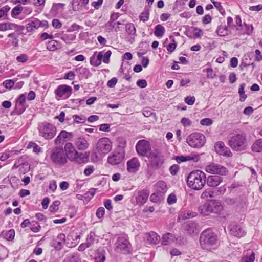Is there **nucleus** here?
<instances>
[{
    "label": "nucleus",
    "instance_id": "4",
    "mask_svg": "<svg viewBox=\"0 0 262 262\" xmlns=\"http://www.w3.org/2000/svg\"><path fill=\"white\" fill-rule=\"evenodd\" d=\"M67 155L62 147H56L51 151L50 159L57 165L62 166L67 163Z\"/></svg>",
    "mask_w": 262,
    "mask_h": 262
},
{
    "label": "nucleus",
    "instance_id": "31",
    "mask_svg": "<svg viewBox=\"0 0 262 262\" xmlns=\"http://www.w3.org/2000/svg\"><path fill=\"white\" fill-rule=\"evenodd\" d=\"M38 29L36 18L32 21L29 22L26 25V30L28 33H32Z\"/></svg>",
    "mask_w": 262,
    "mask_h": 262
},
{
    "label": "nucleus",
    "instance_id": "43",
    "mask_svg": "<svg viewBox=\"0 0 262 262\" xmlns=\"http://www.w3.org/2000/svg\"><path fill=\"white\" fill-rule=\"evenodd\" d=\"M149 9L145 7L144 11L141 13L139 16L140 19L144 22H145L149 19Z\"/></svg>",
    "mask_w": 262,
    "mask_h": 262
},
{
    "label": "nucleus",
    "instance_id": "8",
    "mask_svg": "<svg viewBox=\"0 0 262 262\" xmlns=\"http://www.w3.org/2000/svg\"><path fill=\"white\" fill-rule=\"evenodd\" d=\"M96 52L90 58V64L95 67L99 66L101 63V61L105 63H108L110 58L112 54L111 51L108 50L106 52L103 51L99 52L97 56L95 55Z\"/></svg>",
    "mask_w": 262,
    "mask_h": 262
},
{
    "label": "nucleus",
    "instance_id": "2",
    "mask_svg": "<svg viewBox=\"0 0 262 262\" xmlns=\"http://www.w3.org/2000/svg\"><path fill=\"white\" fill-rule=\"evenodd\" d=\"M217 241L216 235L210 229L202 232L200 237L201 247L206 250L210 251L216 247Z\"/></svg>",
    "mask_w": 262,
    "mask_h": 262
},
{
    "label": "nucleus",
    "instance_id": "26",
    "mask_svg": "<svg viewBox=\"0 0 262 262\" xmlns=\"http://www.w3.org/2000/svg\"><path fill=\"white\" fill-rule=\"evenodd\" d=\"M255 259V253L253 251H247L244 253L242 258V262H254Z\"/></svg>",
    "mask_w": 262,
    "mask_h": 262
},
{
    "label": "nucleus",
    "instance_id": "21",
    "mask_svg": "<svg viewBox=\"0 0 262 262\" xmlns=\"http://www.w3.org/2000/svg\"><path fill=\"white\" fill-rule=\"evenodd\" d=\"M145 238L150 244L156 245L160 241V236L156 232L151 231L145 234Z\"/></svg>",
    "mask_w": 262,
    "mask_h": 262
},
{
    "label": "nucleus",
    "instance_id": "62",
    "mask_svg": "<svg viewBox=\"0 0 262 262\" xmlns=\"http://www.w3.org/2000/svg\"><path fill=\"white\" fill-rule=\"evenodd\" d=\"M181 123L185 127L190 126L192 124L191 121L189 119L185 117L182 118L181 119Z\"/></svg>",
    "mask_w": 262,
    "mask_h": 262
},
{
    "label": "nucleus",
    "instance_id": "45",
    "mask_svg": "<svg viewBox=\"0 0 262 262\" xmlns=\"http://www.w3.org/2000/svg\"><path fill=\"white\" fill-rule=\"evenodd\" d=\"M4 237L7 241H11L14 239L15 236V232L14 230L11 229L6 232L3 233Z\"/></svg>",
    "mask_w": 262,
    "mask_h": 262
},
{
    "label": "nucleus",
    "instance_id": "22",
    "mask_svg": "<svg viewBox=\"0 0 262 262\" xmlns=\"http://www.w3.org/2000/svg\"><path fill=\"white\" fill-rule=\"evenodd\" d=\"M176 238L173 234L170 233L164 234L161 239V243L163 245H167L175 242Z\"/></svg>",
    "mask_w": 262,
    "mask_h": 262
},
{
    "label": "nucleus",
    "instance_id": "44",
    "mask_svg": "<svg viewBox=\"0 0 262 262\" xmlns=\"http://www.w3.org/2000/svg\"><path fill=\"white\" fill-rule=\"evenodd\" d=\"M215 197V195L214 194V191L211 190L210 189H206L201 194V199H206L207 198H214Z\"/></svg>",
    "mask_w": 262,
    "mask_h": 262
},
{
    "label": "nucleus",
    "instance_id": "13",
    "mask_svg": "<svg viewBox=\"0 0 262 262\" xmlns=\"http://www.w3.org/2000/svg\"><path fill=\"white\" fill-rule=\"evenodd\" d=\"M136 149L139 155L147 157L150 150V144L146 140H140L136 144Z\"/></svg>",
    "mask_w": 262,
    "mask_h": 262
},
{
    "label": "nucleus",
    "instance_id": "58",
    "mask_svg": "<svg viewBox=\"0 0 262 262\" xmlns=\"http://www.w3.org/2000/svg\"><path fill=\"white\" fill-rule=\"evenodd\" d=\"M179 169V165L177 164H173L169 168V171L172 175H176L178 173Z\"/></svg>",
    "mask_w": 262,
    "mask_h": 262
},
{
    "label": "nucleus",
    "instance_id": "37",
    "mask_svg": "<svg viewBox=\"0 0 262 262\" xmlns=\"http://www.w3.org/2000/svg\"><path fill=\"white\" fill-rule=\"evenodd\" d=\"M195 215L192 214L191 212L189 211H182L178 215V221L181 222L187 219L194 217Z\"/></svg>",
    "mask_w": 262,
    "mask_h": 262
},
{
    "label": "nucleus",
    "instance_id": "19",
    "mask_svg": "<svg viewBox=\"0 0 262 262\" xmlns=\"http://www.w3.org/2000/svg\"><path fill=\"white\" fill-rule=\"evenodd\" d=\"M76 148L80 150H84L89 146L88 141L82 136L77 138L74 142Z\"/></svg>",
    "mask_w": 262,
    "mask_h": 262
},
{
    "label": "nucleus",
    "instance_id": "14",
    "mask_svg": "<svg viewBox=\"0 0 262 262\" xmlns=\"http://www.w3.org/2000/svg\"><path fill=\"white\" fill-rule=\"evenodd\" d=\"M214 148L216 153L220 155L227 157H231L232 155L230 149L226 146L222 141L216 142L214 145Z\"/></svg>",
    "mask_w": 262,
    "mask_h": 262
},
{
    "label": "nucleus",
    "instance_id": "50",
    "mask_svg": "<svg viewBox=\"0 0 262 262\" xmlns=\"http://www.w3.org/2000/svg\"><path fill=\"white\" fill-rule=\"evenodd\" d=\"M203 71L207 72V77L209 79H213L216 76L211 68H208L205 70H203Z\"/></svg>",
    "mask_w": 262,
    "mask_h": 262
},
{
    "label": "nucleus",
    "instance_id": "55",
    "mask_svg": "<svg viewBox=\"0 0 262 262\" xmlns=\"http://www.w3.org/2000/svg\"><path fill=\"white\" fill-rule=\"evenodd\" d=\"M167 203L169 205L173 204L176 203L177 197L174 193H171L169 195L167 198Z\"/></svg>",
    "mask_w": 262,
    "mask_h": 262
},
{
    "label": "nucleus",
    "instance_id": "9",
    "mask_svg": "<svg viewBox=\"0 0 262 262\" xmlns=\"http://www.w3.org/2000/svg\"><path fill=\"white\" fill-rule=\"evenodd\" d=\"M205 137L200 133L191 134L187 138V142L191 147L200 148L205 143Z\"/></svg>",
    "mask_w": 262,
    "mask_h": 262
},
{
    "label": "nucleus",
    "instance_id": "6",
    "mask_svg": "<svg viewBox=\"0 0 262 262\" xmlns=\"http://www.w3.org/2000/svg\"><path fill=\"white\" fill-rule=\"evenodd\" d=\"M149 194V191L147 189L135 191L133 197L131 199V202L134 205L142 206L148 200Z\"/></svg>",
    "mask_w": 262,
    "mask_h": 262
},
{
    "label": "nucleus",
    "instance_id": "34",
    "mask_svg": "<svg viewBox=\"0 0 262 262\" xmlns=\"http://www.w3.org/2000/svg\"><path fill=\"white\" fill-rule=\"evenodd\" d=\"M216 33L220 36H225L228 34V27L226 25H221L217 27Z\"/></svg>",
    "mask_w": 262,
    "mask_h": 262
},
{
    "label": "nucleus",
    "instance_id": "20",
    "mask_svg": "<svg viewBox=\"0 0 262 262\" xmlns=\"http://www.w3.org/2000/svg\"><path fill=\"white\" fill-rule=\"evenodd\" d=\"M211 213L219 214L223 210V206L221 202L216 200H210Z\"/></svg>",
    "mask_w": 262,
    "mask_h": 262
},
{
    "label": "nucleus",
    "instance_id": "47",
    "mask_svg": "<svg viewBox=\"0 0 262 262\" xmlns=\"http://www.w3.org/2000/svg\"><path fill=\"white\" fill-rule=\"evenodd\" d=\"M74 121L76 123H83L86 121V118L83 115H74L72 116Z\"/></svg>",
    "mask_w": 262,
    "mask_h": 262
},
{
    "label": "nucleus",
    "instance_id": "29",
    "mask_svg": "<svg viewBox=\"0 0 262 262\" xmlns=\"http://www.w3.org/2000/svg\"><path fill=\"white\" fill-rule=\"evenodd\" d=\"M106 251L104 249L98 250L95 256V262H104Z\"/></svg>",
    "mask_w": 262,
    "mask_h": 262
},
{
    "label": "nucleus",
    "instance_id": "40",
    "mask_svg": "<svg viewBox=\"0 0 262 262\" xmlns=\"http://www.w3.org/2000/svg\"><path fill=\"white\" fill-rule=\"evenodd\" d=\"M59 48L58 42L54 40H51L48 42L47 49L50 51H54Z\"/></svg>",
    "mask_w": 262,
    "mask_h": 262
},
{
    "label": "nucleus",
    "instance_id": "27",
    "mask_svg": "<svg viewBox=\"0 0 262 262\" xmlns=\"http://www.w3.org/2000/svg\"><path fill=\"white\" fill-rule=\"evenodd\" d=\"M185 230L190 234L199 232L197 225L194 222H189L185 226Z\"/></svg>",
    "mask_w": 262,
    "mask_h": 262
},
{
    "label": "nucleus",
    "instance_id": "35",
    "mask_svg": "<svg viewBox=\"0 0 262 262\" xmlns=\"http://www.w3.org/2000/svg\"><path fill=\"white\" fill-rule=\"evenodd\" d=\"M150 200L154 203H160L164 200V195L155 191L150 195Z\"/></svg>",
    "mask_w": 262,
    "mask_h": 262
},
{
    "label": "nucleus",
    "instance_id": "42",
    "mask_svg": "<svg viewBox=\"0 0 262 262\" xmlns=\"http://www.w3.org/2000/svg\"><path fill=\"white\" fill-rule=\"evenodd\" d=\"M23 7L18 5L13 8L11 11V16L13 18L16 17L23 11Z\"/></svg>",
    "mask_w": 262,
    "mask_h": 262
},
{
    "label": "nucleus",
    "instance_id": "3",
    "mask_svg": "<svg viewBox=\"0 0 262 262\" xmlns=\"http://www.w3.org/2000/svg\"><path fill=\"white\" fill-rule=\"evenodd\" d=\"M228 145L236 151L245 150L248 146L245 134H236L231 136L228 141Z\"/></svg>",
    "mask_w": 262,
    "mask_h": 262
},
{
    "label": "nucleus",
    "instance_id": "61",
    "mask_svg": "<svg viewBox=\"0 0 262 262\" xmlns=\"http://www.w3.org/2000/svg\"><path fill=\"white\" fill-rule=\"evenodd\" d=\"M213 123L212 119L210 118H204L201 120L200 123L202 125L209 126Z\"/></svg>",
    "mask_w": 262,
    "mask_h": 262
},
{
    "label": "nucleus",
    "instance_id": "32",
    "mask_svg": "<svg viewBox=\"0 0 262 262\" xmlns=\"http://www.w3.org/2000/svg\"><path fill=\"white\" fill-rule=\"evenodd\" d=\"M76 36L74 34H62L60 38L66 43L69 44L76 39Z\"/></svg>",
    "mask_w": 262,
    "mask_h": 262
},
{
    "label": "nucleus",
    "instance_id": "30",
    "mask_svg": "<svg viewBox=\"0 0 262 262\" xmlns=\"http://www.w3.org/2000/svg\"><path fill=\"white\" fill-rule=\"evenodd\" d=\"M88 159L89 156L86 154L78 152V154L76 155V158L74 161L78 164L85 163L88 161Z\"/></svg>",
    "mask_w": 262,
    "mask_h": 262
},
{
    "label": "nucleus",
    "instance_id": "39",
    "mask_svg": "<svg viewBox=\"0 0 262 262\" xmlns=\"http://www.w3.org/2000/svg\"><path fill=\"white\" fill-rule=\"evenodd\" d=\"M165 28L161 25L158 24L155 26L154 34L158 37H162L165 33Z\"/></svg>",
    "mask_w": 262,
    "mask_h": 262
},
{
    "label": "nucleus",
    "instance_id": "23",
    "mask_svg": "<svg viewBox=\"0 0 262 262\" xmlns=\"http://www.w3.org/2000/svg\"><path fill=\"white\" fill-rule=\"evenodd\" d=\"M122 160V157L119 153L113 154L107 158V162L111 165H115L121 163Z\"/></svg>",
    "mask_w": 262,
    "mask_h": 262
},
{
    "label": "nucleus",
    "instance_id": "60",
    "mask_svg": "<svg viewBox=\"0 0 262 262\" xmlns=\"http://www.w3.org/2000/svg\"><path fill=\"white\" fill-rule=\"evenodd\" d=\"M195 98L194 96H187L185 98L184 101L188 105H192L195 102Z\"/></svg>",
    "mask_w": 262,
    "mask_h": 262
},
{
    "label": "nucleus",
    "instance_id": "1",
    "mask_svg": "<svg viewBox=\"0 0 262 262\" xmlns=\"http://www.w3.org/2000/svg\"><path fill=\"white\" fill-rule=\"evenodd\" d=\"M206 182V174L201 170H194L187 177V184L193 190H199L205 186Z\"/></svg>",
    "mask_w": 262,
    "mask_h": 262
},
{
    "label": "nucleus",
    "instance_id": "28",
    "mask_svg": "<svg viewBox=\"0 0 262 262\" xmlns=\"http://www.w3.org/2000/svg\"><path fill=\"white\" fill-rule=\"evenodd\" d=\"M18 27L17 25L9 22L0 23V31H5L8 30L16 29Z\"/></svg>",
    "mask_w": 262,
    "mask_h": 262
},
{
    "label": "nucleus",
    "instance_id": "38",
    "mask_svg": "<svg viewBox=\"0 0 262 262\" xmlns=\"http://www.w3.org/2000/svg\"><path fill=\"white\" fill-rule=\"evenodd\" d=\"M63 262H81V259L79 254L76 252L67 257Z\"/></svg>",
    "mask_w": 262,
    "mask_h": 262
},
{
    "label": "nucleus",
    "instance_id": "17",
    "mask_svg": "<svg viewBox=\"0 0 262 262\" xmlns=\"http://www.w3.org/2000/svg\"><path fill=\"white\" fill-rule=\"evenodd\" d=\"M140 167V162L137 158H133L127 162V170L130 173L137 171Z\"/></svg>",
    "mask_w": 262,
    "mask_h": 262
},
{
    "label": "nucleus",
    "instance_id": "7",
    "mask_svg": "<svg viewBox=\"0 0 262 262\" xmlns=\"http://www.w3.org/2000/svg\"><path fill=\"white\" fill-rule=\"evenodd\" d=\"M131 245L128 240L124 236L118 237L115 244L114 250L116 252L128 254L130 252Z\"/></svg>",
    "mask_w": 262,
    "mask_h": 262
},
{
    "label": "nucleus",
    "instance_id": "63",
    "mask_svg": "<svg viewBox=\"0 0 262 262\" xmlns=\"http://www.w3.org/2000/svg\"><path fill=\"white\" fill-rule=\"evenodd\" d=\"M193 35L196 38H199L203 35V31L201 29L197 28H193Z\"/></svg>",
    "mask_w": 262,
    "mask_h": 262
},
{
    "label": "nucleus",
    "instance_id": "11",
    "mask_svg": "<svg viewBox=\"0 0 262 262\" xmlns=\"http://www.w3.org/2000/svg\"><path fill=\"white\" fill-rule=\"evenodd\" d=\"M112 142L108 138H100L97 144L96 149L98 154L104 156L112 149Z\"/></svg>",
    "mask_w": 262,
    "mask_h": 262
},
{
    "label": "nucleus",
    "instance_id": "18",
    "mask_svg": "<svg viewBox=\"0 0 262 262\" xmlns=\"http://www.w3.org/2000/svg\"><path fill=\"white\" fill-rule=\"evenodd\" d=\"M66 243V235L63 233H60L58 235L56 239L53 241L52 246L57 250H61L64 244Z\"/></svg>",
    "mask_w": 262,
    "mask_h": 262
},
{
    "label": "nucleus",
    "instance_id": "24",
    "mask_svg": "<svg viewBox=\"0 0 262 262\" xmlns=\"http://www.w3.org/2000/svg\"><path fill=\"white\" fill-rule=\"evenodd\" d=\"M199 212L204 216L211 214L210 202L208 201L198 207Z\"/></svg>",
    "mask_w": 262,
    "mask_h": 262
},
{
    "label": "nucleus",
    "instance_id": "59",
    "mask_svg": "<svg viewBox=\"0 0 262 262\" xmlns=\"http://www.w3.org/2000/svg\"><path fill=\"white\" fill-rule=\"evenodd\" d=\"M3 84L6 88L11 89L14 84V82L12 80H6L3 82Z\"/></svg>",
    "mask_w": 262,
    "mask_h": 262
},
{
    "label": "nucleus",
    "instance_id": "49",
    "mask_svg": "<svg viewBox=\"0 0 262 262\" xmlns=\"http://www.w3.org/2000/svg\"><path fill=\"white\" fill-rule=\"evenodd\" d=\"M211 3L214 5L216 9L219 11L220 13L223 15L225 14V11L221 5V3L219 2H216L214 0H211Z\"/></svg>",
    "mask_w": 262,
    "mask_h": 262
},
{
    "label": "nucleus",
    "instance_id": "48",
    "mask_svg": "<svg viewBox=\"0 0 262 262\" xmlns=\"http://www.w3.org/2000/svg\"><path fill=\"white\" fill-rule=\"evenodd\" d=\"M78 152L76 149L70 150L69 152H66L67 161L69 159L71 161H74Z\"/></svg>",
    "mask_w": 262,
    "mask_h": 262
},
{
    "label": "nucleus",
    "instance_id": "56",
    "mask_svg": "<svg viewBox=\"0 0 262 262\" xmlns=\"http://www.w3.org/2000/svg\"><path fill=\"white\" fill-rule=\"evenodd\" d=\"M83 29V27L75 23L72 24L71 26L68 29V32H74L75 31H79Z\"/></svg>",
    "mask_w": 262,
    "mask_h": 262
},
{
    "label": "nucleus",
    "instance_id": "52",
    "mask_svg": "<svg viewBox=\"0 0 262 262\" xmlns=\"http://www.w3.org/2000/svg\"><path fill=\"white\" fill-rule=\"evenodd\" d=\"M36 23L38 26V28L39 27L47 29L49 27V24L48 21L44 20L42 21L39 20L38 19L36 18Z\"/></svg>",
    "mask_w": 262,
    "mask_h": 262
},
{
    "label": "nucleus",
    "instance_id": "46",
    "mask_svg": "<svg viewBox=\"0 0 262 262\" xmlns=\"http://www.w3.org/2000/svg\"><path fill=\"white\" fill-rule=\"evenodd\" d=\"M95 234L93 232H91L87 236L86 243L88 246L91 247L94 243Z\"/></svg>",
    "mask_w": 262,
    "mask_h": 262
},
{
    "label": "nucleus",
    "instance_id": "16",
    "mask_svg": "<svg viewBox=\"0 0 262 262\" xmlns=\"http://www.w3.org/2000/svg\"><path fill=\"white\" fill-rule=\"evenodd\" d=\"M223 180V179L221 176L210 175L206 179V183L209 187H215L219 186Z\"/></svg>",
    "mask_w": 262,
    "mask_h": 262
},
{
    "label": "nucleus",
    "instance_id": "15",
    "mask_svg": "<svg viewBox=\"0 0 262 262\" xmlns=\"http://www.w3.org/2000/svg\"><path fill=\"white\" fill-rule=\"evenodd\" d=\"M230 233L238 238L243 237L245 235V232L243 229L236 224H231L229 226Z\"/></svg>",
    "mask_w": 262,
    "mask_h": 262
},
{
    "label": "nucleus",
    "instance_id": "36",
    "mask_svg": "<svg viewBox=\"0 0 262 262\" xmlns=\"http://www.w3.org/2000/svg\"><path fill=\"white\" fill-rule=\"evenodd\" d=\"M27 107V106L26 105L16 102L15 109L12 113L13 115H19L24 112Z\"/></svg>",
    "mask_w": 262,
    "mask_h": 262
},
{
    "label": "nucleus",
    "instance_id": "64",
    "mask_svg": "<svg viewBox=\"0 0 262 262\" xmlns=\"http://www.w3.org/2000/svg\"><path fill=\"white\" fill-rule=\"evenodd\" d=\"M142 114L145 117H148L152 114V110L150 107H145L143 110Z\"/></svg>",
    "mask_w": 262,
    "mask_h": 262
},
{
    "label": "nucleus",
    "instance_id": "10",
    "mask_svg": "<svg viewBox=\"0 0 262 262\" xmlns=\"http://www.w3.org/2000/svg\"><path fill=\"white\" fill-rule=\"evenodd\" d=\"M205 171L210 174L226 176L228 171L225 166L214 162H210L205 167Z\"/></svg>",
    "mask_w": 262,
    "mask_h": 262
},
{
    "label": "nucleus",
    "instance_id": "25",
    "mask_svg": "<svg viewBox=\"0 0 262 262\" xmlns=\"http://www.w3.org/2000/svg\"><path fill=\"white\" fill-rule=\"evenodd\" d=\"M155 189L156 192L163 195L167 190L166 183L162 181H159L156 184Z\"/></svg>",
    "mask_w": 262,
    "mask_h": 262
},
{
    "label": "nucleus",
    "instance_id": "51",
    "mask_svg": "<svg viewBox=\"0 0 262 262\" xmlns=\"http://www.w3.org/2000/svg\"><path fill=\"white\" fill-rule=\"evenodd\" d=\"M60 204L59 201H55L50 206L49 210L50 212H55L58 209V206Z\"/></svg>",
    "mask_w": 262,
    "mask_h": 262
},
{
    "label": "nucleus",
    "instance_id": "57",
    "mask_svg": "<svg viewBox=\"0 0 262 262\" xmlns=\"http://www.w3.org/2000/svg\"><path fill=\"white\" fill-rule=\"evenodd\" d=\"M94 167L92 165L87 166L84 170V174L86 176L91 175L94 171Z\"/></svg>",
    "mask_w": 262,
    "mask_h": 262
},
{
    "label": "nucleus",
    "instance_id": "12",
    "mask_svg": "<svg viewBox=\"0 0 262 262\" xmlns=\"http://www.w3.org/2000/svg\"><path fill=\"white\" fill-rule=\"evenodd\" d=\"M72 87L67 85H60L55 90L54 93L57 100L66 99L69 98L72 94Z\"/></svg>",
    "mask_w": 262,
    "mask_h": 262
},
{
    "label": "nucleus",
    "instance_id": "33",
    "mask_svg": "<svg viewBox=\"0 0 262 262\" xmlns=\"http://www.w3.org/2000/svg\"><path fill=\"white\" fill-rule=\"evenodd\" d=\"M253 151L256 152H262V139L256 140L251 146Z\"/></svg>",
    "mask_w": 262,
    "mask_h": 262
},
{
    "label": "nucleus",
    "instance_id": "5",
    "mask_svg": "<svg viewBox=\"0 0 262 262\" xmlns=\"http://www.w3.org/2000/svg\"><path fill=\"white\" fill-rule=\"evenodd\" d=\"M38 130L39 136L45 139L50 140L53 138L56 133V127L47 122L40 123L38 125Z\"/></svg>",
    "mask_w": 262,
    "mask_h": 262
},
{
    "label": "nucleus",
    "instance_id": "54",
    "mask_svg": "<svg viewBox=\"0 0 262 262\" xmlns=\"http://www.w3.org/2000/svg\"><path fill=\"white\" fill-rule=\"evenodd\" d=\"M226 191V188L225 186H222L214 191L215 196L217 195H222L225 193Z\"/></svg>",
    "mask_w": 262,
    "mask_h": 262
},
{
    "label": "nucleus",
    "instance_id": "53",
    "mask_svg": "<svg viewBox=\"0 0 262 262\" xmlns=\"http://www.w3.org/2000/svg\"><path fill=\"white\" fill-rule=\"evenodd\" d=\"M187 161H192L194 162H198L200 159V156L197 154H191L190 155L187 156Z\"/></svg>",
    "mask_w": 262,
    "mask_h": 262
},
{
    "label": "nucleus",
    "instance_id": "41",
    "mask_svg": "<svg viewBox=\"0 0 262 262\" xmlns=\"http://www.w3.org/2000/svg\"><path fill=\"white\" fill-rule=\"evenodd\" d=\"M125 29L126 32L128 35H134L136 34V29L133 24H126L125 25Z\"/></svg>",
    "mask_w": 262,
    "mask_h": 262
}]
</instances>
